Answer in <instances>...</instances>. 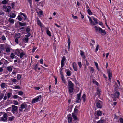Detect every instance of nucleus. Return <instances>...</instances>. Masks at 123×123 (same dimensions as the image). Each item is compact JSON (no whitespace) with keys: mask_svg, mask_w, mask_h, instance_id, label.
Listing matches in <instances>:
<instances>
[{"mask_svg":"<svg viewBox=\"0 0 123 123\" xmlns=\"http://www.w3.org/2000/svg\"><path fill=\"white\" fill-rule=\"evenodd\" d=\"M99 46L98 45H97L95 50L96 52H97L98 50V49L99 48Z\"/></svg>","mask_w":123,"mask_h":123,"instance_id":"09e8293b","label":"nucleus"},{"mask_svg":"<svg viewBox=\"0 0 123 123\" xmlns=\"http://www.w3.org/2000/svg\"><path fill=\"white\" fill-rule=\"evenodd\" d=\"M18 38H16L15 39V42H16L18 44Z\"/></svg>","mask_w":123,"mask_h":123,"instance_id":"69168bd1","label":"nucleus"},{"mask_svg":"<svg viewBox=\"0 0 123 123\" xmlns=\"http://www.w3.org/2000/svg\"><path fill=\"white\" fill-rule=\"evenodd\" d=\"M19 23V25L21 26H23L26 25V23L25 22L24 23H21L19 22H18Z\"/></svg>","mask_w":123,"mask_h":123,"instance_id":"a211bd4d","label":"nucleus"},{"mask_svg":"<svg viewBox=\"0 0 123 123\" xmlns=\"http://www.w3.org/2000/svg\"><path fill=\"white\" fill-rule=\"evenodd\" d=\"M15 89H20V87L19 86H15Z\"/></svg>","mask_w":123,"mask_h":123,"instance_id":"3c124183","label":"nucleus"},{"mask_svg":"<svg viewBox=\"0 0 123 123\" xmlns=\"http://www.w3.org/2000/svg\"><path fill=\"white\" fill-rule=\"evenodd\" d=\"M78 110L76 108H75L74 110V113H77L78 112Z\"/></svg>","mask_w":123,"mask_h":123,"instance_id":"052dcab7","label":"nucleus"},{"mask_svg":"<svg viewBox=\"0 0 123 123\" xmlns=\"http://www.w3.org/2000/svg\"><path fill=\"white\" fill-rule=\"evenodd\" d=\"M0 49H1L2 50H4L5 49L4 46L2 44H1V46L0 47Z\"/></svg>","mask_w":123,"mask_h":123,"instance_id":"8fccbe9b","label":"nucleus"},{"mask_svg":"<svg viewBox=\"0 0 123 123\" xmlns=\"http://www.w3.org/2000/svg\"><path fill=\"white\" fill-rule=\"evenodd\" d=\"M37 22L38 24L40 26H42L41 23L38 17L37 18Z\"/></svg>","mask_w":123,"mask_h":123,"instance_id":"f3484780","label":"nucleus"},{"mask_svg":"<svg viewBox=\"0 0 123 123\" xmlns=\"http://www.w3.org/2000/svg\"><path fill=\"white\" fill-rule=\"evenodd\" d=\"M62 79L64 82V83H66V81L65 80V79H64V77L63 75L62 74Z\"/></svg>","mask_w":123,"mask_h":123,"instance_id":"5701e85b","label":"nucleus"},{"mask_svg":"<svg viewBox=\"0 0 123 123\" xmlns=\"http://www.w3.org/2000/svg\"><path fill=\"white\" fill-rule=\"evenodd\" d=\"M120 93L118 91L116 92L114 94H111V97L113 98V101H116V99L118 97Z\"/></svg>","mask_w":123,"mask_h":123,"instance_id":"f03ea898","label":"nucleus"},{"mask_svg":"<svg viewBox=\"0 0 123 123\" xmlns=\"http://www.w3.org/2000/svg\"><path fill=\"white\" fill-rule=\"evenodd\" d=\"M103 123V121L102 120L98 121L97 122V123Z\"/></svg>","mask_w":123,"mask_h":123,"instance_id":"13d9d810","label":"nucleus"},{"mask_svg":"<svg viewBox=\"0 0 123 123\" xmlns=\"http://www.w3.org/2000/svg\"><path fill=\"white\" fill-rule=\"evenodd\" d=\"M90 71H92V73H93L94 71V69L92 67H90Z\"/></svg>","mask_w":123,"mask_h":123,"instance_id":"4d7b16f0","label":"nucleus"},{"mask_svg":"<svg viewBox=\"0 0 123 123\" xmlns=\"http://www.w3.org/2000/svg\"><path fill=\"white\" fill-rule=\"evenodd\" d=\"M64 62L61 61V67L62 68L64 66Z\"/></svg>","mask_w":123,"mask_h":123,"instance_id":"49530a36","label":"nucleus"},{"mask_svg":"<svg viewBox=\"0 0 123 123\" xmlns=\"http://www.w3.org/2000/svg\"><path fill=\"white\" fill-rule=\"evenodd\" d=\"M16 16V15L14 13H12L11 15H10V18H14Z\"/></svg>","mask_w":123,"mask_h":123,"instance_id":"c9c22d12","label":"nucleus"},{"mask_svg":"<svg viewBox=\"0 0 123 123\" xmlns=\"http://www.w3.org/2000/svg\"><path fill=\"white\" fill-rule=\"evenodd\" d=\"M81 97V95H79L77 94V99H80V98Z\"/></svg>","mask_w":123,"mask_h":123,"instance_id":"864d4df0","label":"nucleus"},{"mask_svg":"<svg viewBox=\"0 0 123 123\" xmlns=\"http://www.w3.org/2000/svg\"><path fill=\"white\" fill-rule=\"evenodd\" d=\"M12 95V94L11 93H8L7 94V97H8V98H10L11 95ZM8 99V100L9 99Z\"/></svg>","mask_w":123,"mask_h":123,"instance_id":"37998d69","label":"nucleus"},{"mask_svg":"<svg viewBox=\"0 0 123 123\" xmlns=\"http://www.w3.org/2000/svg\"><path fill=\"white\" fill-rule=\"evenodd\" d=\"M68 89L69 93L72 92L74 90V84L71 81H69L68 82Z\"/></svg>","mask_w":123,"mask_h":123,"instance_id":"f257e3e1","label":"nucleus"},{"mask_svg":"<svg viewBox=\"0 0 123 123\" xmlns=\"http://www.w3.org/2000/svg\"><path fill=\"white\" fill-rule=\"evenodd\" d=\"M78 64L80 68H81L82 66L81 62H78Z\"/></svg>","mask_w":123,"mask_h":123,"instance_id":"a19ab883","label":"nucleus"},{"mask_svg":"<svg viewBox=\"0 0 123 123\" xmlns=\"http://www.w3.org/2000/svg\"><path fill=\"white\" fill-rule=\"evenodd\" d=\"M17 79L18 80H20L21 77V75L18 74L17 75Z\"/></svg>","mask_w":123,"mask_h":123,"instance_id":"f704fd0d","label":"nucleus"},{"mask_svg":"<svg viewBox=\"0 0 123 123\" xmlns=\"http://www.w3.org/2000/svg\"><path fill=\"white\" fill-rule=\"evenodd\" d=\"M20 34L18 33L16 35V37L17 38H20Z\"/></svg>","mask_w":123,"mask_h":123,"instance_id":"a18cd8bd","label":"nucleus"},{"mask_svg":"<svg viewBox=\"0 0 123 123\" xmlns=\"http://www.w3.org/2000/svg\"><path fill=\"white\" fill-rule=\"evenodd\" d=\"M15 3L14 2H13L12 3H11V6L12 7V8L14 7V6L15 5Z\"/></svg>","mask_w":123,"mask_h":123,"instance_id":"0e129e2a","label":"nucleus"},{"mask_svg":"<svg viewBox=\"0 0 123 123\" xmlns=\"http://www.w3.org/2000/svg\"><path fill=\"white\" fill-rule=\"evenodd\" d=\"M107 73L108 75V76H112V73L111 70L109 69L107 70Z\"/></svg>","mask_w":123,"mask_h":123,"instance_id":"dca6fc26","label":"nucleus"},{"mask_svg":"<svg viewBox=\"0 0 123 123\" xmlns=\"http://www.w3.org/2000/svg\"><path fill=\"white\" fill-rule=\"evenodd\" d=\"M87 12L88 13V14L89 15H92V14L93 13L90 10H87Z\"/></svg>","mask_w":123,"mask_h":123,"instance_id":"2f4dec72","label":"nucleus"},{"mask_svg":"<svg viewBox=\"0 0 123 123\" xmlns=\"http://www.w3.org/2000/svg\"><path fill=\"white\" fill-rule=\"evenodd\" d=\"M93 83L95 84L96 85H98V83L96 80L93 81Z\"/></svg>","mask_w":123,"mask_h":123,"instance_id":"338daca9","label":"nucleus"},{"mask_svg":"<svg viewBox=\"0 0 123 123\" xmlns=\"http://www.w3.org/2000/svg\"><path fill=\"white\" fill-rule=\"evenodd\" d=\"M74 70L75 71H77L78 70L77 65L76 63L74 62L72 64Z\"/></svg>","mask_w":123,"mask_h":123,"instance_id":"1a4fd4ad","label":"nucleus"},{"mask_svg":"<svg viewBox=\"0 0 123 123\" xmlns=\"http://www.w3.org/2000/svg\"><path fill=\"white\" fill-rule=\"evenodd\" d=\"M86 95L85 94H84L82 96V98L83 99V101L84 102L86 101Z\"/></svg>","mask_w":123,"mask_h":123,"instance_id":"4be33fe9","label":"nucleus"},{"mask_svg":"<svg viewBox=\"0 0 123 123\" xmlns=\"http://www.w3.org/2000/svg\"><path fill=\"white\" fill-rule=\"evenodd\" d=\"M7 113H5L3 115V116L1 117V119L2 121L5 122L7 120Z\"/></svg>","mask_w":123,"mask_h":123,"instance_id":"6e6552de","label":"nucleus"},{"mask_svg":"<svg viewBox=\"0 0 123 123\" xmlns=\"http://www.w3.org/2000/svg\"><path fill=\"white\" fill-rule=\"evenodd\" d=\"M26 107V104L25 103L22 104L21 105L20 107L19 108V112H22L23 111V109L24 108H25Z\"/></svg>","mask_w":123,"mask_h":123,"instance_id":"0eeeda50","label":"nucleus"},{"mask_svg":"<svg viewBox=\"0 0 123 123\" xmlns=\"http://www.w3.org/2000/svg\"><path fill=\"white\" fill-rule=\"evenodd\" d=\"M72 118L69 117L68 118V121L69 123H70L72 120Z\"/></svg>","mask_w":123,"mask_h":123,"instance_id":"4c0bfd02","label":"nucleus"},{"mask_svg":"<svg viewBox=\"0 0 123 123\" xmlns=\"http://www.w3.org/2000/svg\"><path fill=\"white\" fill-rule=\"evenodd\" d=\"M80 55L82 57V58L85 59L86 58V57L84 55V53L83 51L82 50H80Z\"/></svg>","mask_w":123,"mask_h":123,"instance_id":"ddd939ff","label":"nucleus"},{"mask_svg":"<svg viewBox=\"0 0 123 123\" xmlns=\"http://www.w3.org/2000/svg\"><path fill=\"white\" fill-rule=\"evenodd\" d=\"M7 70L9 72H11L12 70V68L10 66L8 67L7 68Z\"/></svg>","mask_w":123,"mask_h":123,"instance_id":"aec40b11","label":"nucleus"},{"mask_svg":"<svg viewBox=\"0 0 123 123\" xmlns=\"http://www.w3.org/2000/svg\"><path fill=\"white\" fill-rule=\"evenodd\" d=\"M25 55V54L22 52L19 54V56L20 57V58L21 59H22V57H23V56Z\"/></svg>","mask_w":123,"mask_h":123,"instance_id":"a878e982","label":"nucleus"},{"mask_svg":"<svg viewBox=\"0 0 123 123\" xmlns=\"http://www.w3.org/2000/svg\"><path fill=\"white\" fill-rule=\"evenodd\" d=\"M11 7L10 6H7L6 9V12H9L11 11Z\"/></svg>","mask_w":123,"mask_h":123,"instance_id":"4468645a","label":"nucleus"},{"mask_svg":"<svg viewBox=\"0 0 123 123\" xmlns=\"http://www.w3.org/2000/svg\"><path fill=\"white\" fill-rule=\"evenodd\" d=\"M107 73L108 75V76H112V73L111 70L109 69L107 70Z\"/></svg>","mask_w":123,"mask_h":123,"instance_id":"2eb2a0df","label":"nucleus"},{"mask_svg":"<svg viewBox=\"0 0 123 123\" xmlns=\"http://www.w3.org/2000/svg\"><path fill=\"white\" fill-rule=\"evenodd\" d=\"M97 115L98 116H101L102 115V112L101 111L99 110V111H97Z\"/></svg>","mask_w":123,"mask_h":123,"instance_id":"6ab92c4d","label":"nucleus"},{"mask_svg":"<svg viewBox=\"0 0 123 123\" xmlns=\"http://www.w3.org/2000/svg\"><path fill=\"white\" fill-rule=\"evenodd\" d=\"M4 96V94H2L0 95V101L3 98Z\"/></svg>","mask_w":123,"mask_h":123,"instance_id":"c03bdc74","label":"nucleus"},{"mask_svg":"<svg viewBox=\"0 0 123 123\" xmlns=\"http://www.w3.org/2000/svg\"><path fill=\"white\" fill-rule=\"evenodd\" d=\"M6 84L4 83H2L1 85V87L2 88H3L5 87Z\"/></svg>","mask_w":123,"mask_h":123,"instance_id":"e433bc0d","label":"nucleus"},{"mask_svg":"<svg viewBox=\"0 0 123 123\" xmlns=\"http://www.w3.org/2000/svg\"><path fill=\"white\" fill-rule=\"evenodd\" d=\"M72 16L73 18L74 19H77L78 18L76 16H74L73 14H72Z\"/></svg>","mask_w":123,"mask_h":123,"instance_id":"5fc2aeb1","label":"nucleus"},{"mask_svg":"<svg viewBox=\"0 0 123 123\" xmlns=\"http://www.w3.org/2000/svg\"><path fill=\"white\" fill-rule=\"evenodd\" d=\"M18 94L20 95H22L23 94V92L21 91H19L18 92Z\"/></svg>","mask_w":123,"mask_h":123,"instance_id":"680f3d73","label":"nucleus"},{"mask_svg":"<svg viewBox=\"0 0 123 123\" xmlns=\"http://www.w3.org/2000/svg\"><path fill=\"white\" fill-rule=\"evenodd\" d=\"M30 31V29L29 28V27H28L26 28V31L27 33H28Z\"/></svg>","mask_w":123,"mask_h":123,"instance_id":"72a5a7b5","label":"nucleus"},{"mask_svg":"<svg viewBox=\"0 0 123 123\" xmlns=\"http://www.w3.org/2000/svg\"><path fill=\"white\" fill-rule=\"evenodd\" d=\"M46 33L49 36H51V34L50 33V31L49 30L47 29L46 30Z\"/></svg>","mask_w":123,"mask_h":123,"instance_id":"bb28decb","label":"nucleus"},{"mask_svg":"<svg viewBox=\"0 0 123 123\" xmlns=\"http://www.w3.org/2000/svg\"><path fill=\"white\" fill-rule=\"evenodd\" d=\"M15 118L14 116H12L11 117H9V120L10 121H11L13 119H14Z\"/></svg>","mask_w":123,"mask_h":123,"instance_id":"cd10ccee","label":"nucleus"},{"mask_svg":"<svg viewBox=\"0 0 123 123\" xmlns=\"http://www.w3.org/2000/svg\"><path fill=\"white\" fill-rule=\"evenodd\" d=\"M119 120L120 122L121 123H123V119L122 118H120L119 119Z\"/></svg>","mask_w":123,"mask_h":123,"instance_id":"774afa93","label":"nucleus"},{"mask_svg":"<svg viewBox=\"0 0 123 123\" xmlns=\"http://www.w3.org/2000/svg\"><path fill=\"white\" fill-rule=\"evenodd\" d=\"M42 96L41 95L39 96H38L36 98H35L32 100V103H34L36 102L39 101L41 100V98Z\"/></svg>","mask_w":123,"mask_h":123,"instance_id":"39448f33","label":"nucleus"},{"mask_svg":"<svg viewBox=\"0 0 123 123\" xmlns=\"http://www.w3.org/2000/svg\"><path fill=\"white\" fill-rule=\"evenodd\" d=\"M94 28L96 32L98 31V28L97 26H95L94 27Z\"/></svg>","mask_w":123,"mask_h":123,"instance_id":"603ef678","label":"nucleus"},{"mask_svg":"<svg viewBox=\"0 0 123 123\" xmlns=\"http://www.w3.org/2000/svg\"><path fill=\"white\" fill-rule=\"evenodd\" d=\"M98 31L103 35H105L106 34V31L105 30L102 29L99 27H98Z\"/></svg>","mask_w":123,"mask_h":123,"instance_id":"423d86ee","label":"nucleus"},{"mask_svg":"<svg viewBox=\"0 0 123 123\" xmlns=\"http://www.w3.org/2000/svg\"><path fill=\"white\" fill-rule=\"evenodd\" d=\"M71 71L69 70H68V71H67L66 72L67 75L68 76H70L71 75Z\"/></svg>","mask_w":123,"mask_h":123,"instance_id":"c85d7f7f","label":"nucleus"},{"mask_svg":"<svg viewBox=\"0 0 123 123\" xmlns=\"http://www.w3.org/2000/svg\"><path fill=\"white\" fill-rule=\"evenodd\" d=\"M103 77H104V78L105 79V80H107V77L104 74H103Z\"/></svg>","mask_w":123,"mask_h":123,"instance_id":"e2e57ef3","label":"nucleus"},{"mask_svg":"<svg viewBox=\"0 0 123 123\" xmlns=\"http://www.w3.org/2000/svg\"><path fill=\"white\" fill-rule=\"evenodd\" d=\"M8 21L11 23L13 24L14 23V20L13 19L9 18Z\"/></svg>","mask_w":123,"mask_h":123,"instance_id":"393cba45","label":"nucleus"},{"mask_svg":"<svg viewBox=\"0 0 123 123\" xmlns=\"http://www.w3.org/2000/svg\"><path fill=\"white\" fill-rule=\"evenodd\" d=\"M5 49L6 52L9 53L10 52V46L6 45L5 47Z\"/></svg>","mask_w":123,"mask_h":123,"instance_id":"9b49d317","label":"nucleus"},{"mask_svg":"<svg viewBox=\"0 0 123 123\" xmlns=\"http://www.w3.org/2000/svg\"><path fill=\"white\" fill-rule=\"evenodd\" d=\"M8 1V0H5L3 1L2 2V3L4 4H6L7 2Z\"/></svg>","mask_w":123,"mask_h":123,"instance_id":"7c9ffc66","label":"nucleus"},{"mask_svg":"<svg viewBox=\"0 0 123 123\" xmlns=\"http://www.w3.org/2000/svg\"><path fill=\"white\" fill-rule=\"evenodd\" d=\"M39 13L41 15H43V12L42 11H39Z\"/></svg>","mask_w":123,"mask_h":123,"instance_id":"bf43d9fd","label":"nucleus"},{"mask_svg":"<svg viewBox=\"0 0 123 123\" xmlns=\"http://www.w3.org/2000/svg\"><path fill=\"white\" fill-rule=\"evenodd\" d=\"M22 16L20 15H18V18L20 21H21L22 20L21 17Z\"/></svg>","mask_w":123,"mask_h":123,"instance_id":"58836bf2","label":"nucleus"},{"mask_svg":"<svg viewBox=\"0 0 123 123\" xmlns=\"http://www.w3.org/2000/svg\"><path fill=\"white\" fill-rule=\"evenodd\" d=\"M96 106L98 108H101L103 105V102L99 100L96 101Z\"/></svg>","mask_w":123,"mask_h":123,"instance_id":"7ed1b4c3","label":"nucleus"},{"mask_svg":"<svg viewBox=\"0 0 123 123\" xmlns=\"http://www.w3.org/2000/svg\"><path fill=\"white\" fill-rule=\"evenodd\" d=\"M38 65L37 64L35 65L34 66V68H33V69L35 70H36L38 68Z\"/></svg>","mask_w":123,"mask_h":123,"instance_id":"ea45409f","label":"nucleus"},{"mask_svg":"<svg viewBox=\"0 0 123 123\" xmlns=\"http://www.w3.org/2000/svg\"><path fill=\"white\" fill-rule=\"evenodd\" d=\"M100 93V91L99 89V88H97V92L96 93L95 95H97V94H99Z\"/></svg>","mask_w":123,"mask_h":123,"instance_id":"412c9836","label":"nucleus"},{"mask_svg":"<svg viewBox=\"0 0 123 123\" xmlns=\"http://www.w3.org/2000/svg\"><path fill=\"white\" fill-rule=\"evenodd\" d=\"M23 52V50L21 49H17L16 50V54L19 56V54Z\"/></svg>","mask_w":123,"mask_h":123,"instance_id":"9d476101","label":"nucleus"},{"mask_svg":"<svg viewBox=\"0 0 123 123\" xmlns=\"http://www.w3.org/2000/svg\"><path fill=\"white\" fill-rule=\"evenodd\" d=\"M2 40H6V38L4 35H3L1 37Z\"/></svg>","mask_w":123,"mask_h":123,"instance_id":"6e6d98bb","label":"nucleus"},{"mask_svg":"<svg viewBox=\"0 0 123 123\" xmlns=\"http://www.w3.org/2000/svg\"><path fill=\"white\" fill-rule=\"evenodd\" d=\"M15 56L14 54L13 53H12L11 54L10 56L12 59H13L14 58Z\"/></svg>","mask_w":123,"mask_h":123,"instance_id":"473e14b6","label":"nucleus"},{"mask_svg":"<svg viewBox=\"0 0 123 123\" xmlns=\"http://www.w3.org/2000/svg\"><path fill=\"white\" fill-rule=\"evenodd\" d=\"M93 19L95 22V23L96 24H98V20L96 18H95L94 17H92Z\"/></svg>","mask_w":123,"mask_h":123,"instance_id":"c756f323","label":"nucleus"},{"mask_svg":"<svg viewBox=\"0 0 123 123\" xmlns=\"http://www.w3.org/2000/svg\"><path fill=\"white\" fill-rule=\"evenodd\" d=\"M14 104L15 105H18V103L17 101L14 100L13 101Z\"/></svg>","mask_w":123,"mask_h":123,"instance_id":"de8ad7c7","label":"nucleus"},{"mask_svg":"<svg viewBox=\"0 0 123 123\" xmlns=\"http://www.w3.org/2000/svg\"><path fill=\"white\" fill-rule=\"evenodd\" d=\"M28 40V37H24L23 39L24 42L25 43H27Z\"/></svg>","mask_w":123,"mask_h":123,"instance_id":"b1692460","label":"nucleus"},{"mask_svg":"<svg viewBox=\"0 0 123 123\" xmlns=\"http://www.w3.org/2000/svg\"><path fill=\"white\" fill-rule=\"evenodd\" d=\"M12 111L13 113L14 114H17L18 113V107L14 105H13L12 106Z\"/></svg>","mask_w":123,"mask_h":123,"instance_id":"20e7f679","label":"nucleus"},{"mask_svg":"<svg viewBox=\"0 0 123 123\" xmlns=\"http://www.w3.org/2000/svg\"><path fill=\"white\" fill-rule=\"evenodd\" d=\"M72 117L74 120H77L78 118L77 116L75 113H73L72 114Z\"/></svg>","mask_w":123,"mask_h":123,"instance_id":"f8f14e48","label":"nucleus"},{"mask_svg":"<svg viewBox=\"0 0 123 123\" xmlns=\"http://www.w3.org/2000/svg\"><path fill=\"white\" fill-rule=\"evenodd\" d=\"M68 48L69 49L70 47V44L71 43L70 41V39L69 38H68Z\"/></svg>","mask_w":123,"mask_h":123,"instance_id":"79ce46f5","label":"nucleus"}]
</instances>
